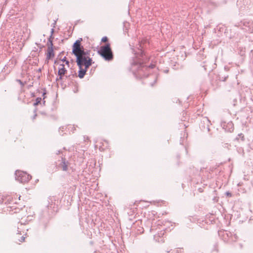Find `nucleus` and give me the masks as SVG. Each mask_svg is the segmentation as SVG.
Returning <instances> with one entry per match:
<instances>
[{"label": "nucleus", "instance_id": "nucleus-1", "mask_svg": "<svg viewBox=\"0 0 253 253\" xmlns=\"http://www.w3.org/2000/svg\"><path fill=\"white\" fill-rule=\"evenodd\" d=\"M142 42H139L137 46L132 48L135 56L133 57L131 62V69L133 74L137 78H145L148 75V70L153 69L155 64L151 63L149 66L144 65L147 58L142 50Z\"/></svg>", "mask_w": 253, "mask_h": 253}, {"label": "nucleus", "instance_id": "nucleus-2", "mask_svg": "<svg viewBox=\"0 0 253 253\" xmlns=\"http://www.w3.org/2000/svg\"><path fill=\"white\" fill-rule=\"evenodd\" d=\"M83 41L82 38H79L73 43L72 53L76 57V62L79 65H84L86 68H89L94 62L90 57V50H84L81 45Z\"/></svg>", "mask_w": 253, "mask_h": 253}, {"label": "nucleus", "instance_id": "nucleus-3", "mask_svg": "<svg viewBox=\"0 0 253 253\" xmlns=\"http://www.w3.org/2000/svg\"><path fill=\"white\" fill-rule=\"evenodd\" d=\"M98 53L106 61H111L113 59V54L109 43L101 46Z\"/></svg>", "mask_w": 253, "mask_h": 253}, {"label": "nucleus", "instance_id": "nucleus-4", "mask_svg": "<svg viewBox=\"0 0 253 253\" xmlns=\"http://www.w3.org/2000/svg\"><path fill=\"white\" fill-rule=\"evenodd\" d=\"M238 26L246 32L253 33V20L244 19L241 21Z\"/></svg>", "mask_w": 253, "mask_h": 253}, {"label": "nucleus", "instance_id": "nucleus-5", "mask_svg": "<svg viewBox=\"0 0 253 253\" xmlns=\"http://www.w3.org/2000/svg\"><path fill=\"white\" fill-rule=\"evenodd\" d=\"M15 179L21 183L28 182L32 178L30 175L23 171L17 170L15 171Z\"/></svg>", "mask_w": 253, "mask_h": 253}, {"label": "nucleus", "instance_id": "nucleus-6", "mask_svg": "<svg viewBox=\"0 0 253 253\" xmlns=\"http://www.w3.org/2000/svg\"><path fill=\"white\" fill-rule=\"evenodd\" d=\"M68 161H66L65 158L62 157L61 162L57 165V167L58 169H61L63 171H67L68 169Z\"/></svg>", "mask_w": 253, "mask_h": 253}, {"label": "nucleus", "instance_id": "nucleus-7", "mask_svg": "<svg viewBox=\"0 0 253 253\" xmlns=\"http://www.w3.org/2000/svg\"><path fill=\"white\" fill-rule=\"evenodd\" d=\"M221 126L222 128L225 129V131L228 132H232L234 129V125L231 121L226 123L223 122L221 123Z\"/></svg>", "mask_w": 253, "mask_h": 253}, {"label": "nucleus", "instance_id": "nucleus-8", "mask_svg": "<svg viewBox=\"0 0 253 253\" xmlns=\"http://www.w3.org/2000/svg\"><path fill=\"white\" fill-rule=\"evenodd\" d=\"M48 42H49V44L47 48V53L46 56V59H49L51 57H53L54 56L53 50V43L52 41L49 39L48 40Z\"/></svg>", "mask_w": 253, "mask_h": 253}, {"label": "nucleus", "instance_id": "nucleus-9", "mask_svg": "<svg viewBox=\"0 0 253 253\" xmlns=\"http://www.w3.org/2000/svg\"><path fill=\"white\" fill-rule=\"evenodd\" d=\"M77 66L79 68V70L78 72V77L80 79H82L84 76L88 68H86L85 66H84V69L83 68V66H84V65H79L78 63H77Z\"/></svg>", "mask_w": 253, "mask_h": 253}, {"label": "nucleus", "instance_id": "nucleus-10", "mask_svg": "<svg viewBox=\"0 0 253 253\" xmlns=\"http://www.w3.org/2000/svg\"><path fill=\"white\" fill-rule=\"evenodd\" d=\"M2 204L13 205L16 204V203L14 201L11 197L8 196L6 197L5 199L3 200Z\"/></svg>", "mask_w": 253, "mask_h": 253}, {"label": "nucleus", "instance_id": "nucleus-11", "mask_svg": "<svg viewBox=\"0 0 253 253\" xmlns=\"http://www.w3.org/2000/svg\"><path fill=\"white\" fill-rule=\"evenodd\" d=\"M67 70L64 64H60L58 69V75L64 76L67 73Z\"/></svg>", "mask_w": 253, "mask_h": 253}, {"label": "nucleus", "instance_id": "nucleus-12", "mask_svg": "<svg viewBox=\"0 0 253 253\" xmlns=\"http://www.w3.org/2000/svg\"><path fill=\"white\" fill-rule=\"evenodd\" d=\"M240 138L242 140V141H244L245 140L244 135L243 133H239L237 137L235 138V140L239 141Z\"/></svg>", "mask_w": 253, "mask_h": 253}, {"label": "nucleus", "instance_id": "nucleus-13", "mask_svg": "<svg viewBox=\"0 0 253 253\" xmlns=\"http://www.w3.org/2000/svg\"><path fill=\"white\" fill-rule=\"evenodd\" d=\"M42 101V98L41 97H37L36 99V102L34 103V105H38L41 101Z\"/></svg>", "mask_w": 253, "mask_h": 253}, {"label": "nucleus", "instance_id": "nucleus-14", "mask_svg": "<svg viewBox=\"0 0 253 253\" xmlns=\"http://www.w3.org/2000/svg\"><path fill=\"white\" fill-rule=\"evenodd\" d=\"M144 203H148V202H146V201H140L139 202L136 201L134 203V204H135V205H136V204H141V205H142V204H143Z\"/></svg>", "mask_w": 253, "mask_h": 253}, {"label": "nucleus", "instance_id": "nucleus-15", "mask_svg": "<svg viewBox=\"0 0 253 253\" xmlns=\"http://www.w3.org/2000/svg\"><path fill=\"white\" fill-rule=\"evenodd\" d=\"M16 81L17 82H18L20 85H21V86L22 87L24 86L25 85V84L24 83H23L19 79H17L16 80Z\"/></svg>", "mask_w": 253, "mask_h": 253}, {"label": "nucleus", "instance_id": "nucleus-16", "mask_svg": "<svg viewBox=\"0 0 253 253\" xmlns=\"http://www.w3.org/2000/svg\"><path fill=\"white\" fill-rule=\"evenodd\" d=\"M108 41V38L107 37H103L101 39V42H106Z\"/></svg>", "mask_w": 253, "mask_h": 253}, {"label": "nucleus", "instance_id": "nucleus-17", "mask_svg": "<svg viewBox=\"0 0 253 253\" xmlns=\"http://www.w3.org/2000/svg\"><path fill=\"white\" fill-rule=\"evenodd\" d=\"M62 61H64V62H65L66 63V64L69 65V61L68 60H66V57H64L63 59L62 60Z\"/></svg>", "mask_w": 253, "mask_h": 253}, {"label": "nucleus", "instance_id": "nucleus-18", "mask_svg": "<svg viewBox=\"0 0 253 253\" xmlns=\"http://www.w3.org/2000/svg\"><path fill=\"white\" fill-rule=\"evenodd\" d=\"M225 195H226L227 196H228V197H232V195L231 193H230V192H229V191H227V192H225Z\"/></svg>", "mask_w": 253, "mask_h": 253}, {"label": "nucleus", "instance_id": "nucleus-19", "mask_svg": "<svg viewBox=\"0 0 253 253\" xmlns=\"http://www.w3.org/2000/svg\"><path fill=\"white\" fill-rule=\"evenodd\" d=\"M58 77L56 78V81L61 80L62 79L63 76L61 75H58Z\"/></svg>", "mask_w": 253, "mask_h": 253}, {"label": "nucleus", "instance_id": "nucleus-20", "mask_svg": "<svg viewBox=\"0 0 253 253\" xmlns=\"http://www.w3.org/2000/svg\"><path fill=\"white\" fill-rule=\"evenodd\" d=\"M158 204H160V205H165L166 203L165 201H161V203L160 202H158Z\"/></svg>", "mask_w": 253, "mask_h": 253}, {"label": "nucleus", "instance_id": "nucleus-21", "mask_svg": "<svg viewBox=\"0 0 253 253\" xmlns=\"http://www.w3.org/2000/svg\"><path fill=\"white\" fill-rule=\"evenodd\" d=\"M89 138H88V136H84V141H86V140H88Z\"/></svg>", "mask_w": 253, "mask_h": 253}, {"label": "nucleus", "instance_id": "nucleus-22", "mask_svg": "<svg viewBox=\"0 0 253 253\" xmlns=\"http://www.w3.org/2000/svg\"><path fill=\"white\" fill-rule=\"evenodd\" d=\"M61 153V151H58L56 153V154L58 155L60 153Z\"/></svg>", "mask_w": 253, "mask_h": 253}, {"label": "nucleus", "instance_id": "nucleus-23", "mask_svg": "<svg viewBox=\"0 0 253 253\" xmlns=\"http://www.w3.org/2000/svg\"><path fill=\"white\" fill-rule=\"evenodd\" d=\"M53 31H54L53 29H51V35H52V34H53ZM51 36H52V35H51Z\"/></svg>", "mask_w": 253, "mask_h": 253}, {"label": "nucleus", "instance_id": "nucleus-24", "mask_svg": "<svg viewBox=\"0 0 253 253\" xmlns=\"http://www.w3.org/2000/svg\"><path fill=\"white\" fill-rule=\"evenodd\" d=\"M36 116H37V115H36V114H35V116H34V117H33V119H35Z\"/></svg>", "mask_w": 253, "mask_h": 253}, {"label": "nucleus", "instance_id": "nucleus-25", "mask_svg": "<svg viewBox=\"0 0 253 253\" xmlns=\"http://www.w3.org/2000/svg\"><path fill=\"white\" fill-rule=\"evenodd\" d=\"M205 120H206L207 121L209 122V120H208V119L206 118V119H205Z\"/></svg>", "mask_w": 253, "mask_h": 253}, {"label": "nucleus", "instance_id": "nucleus-26", "mask_svg": "<svg viewBox=\"0 0 253 253\" xmlns=\"http://www.w3.org/2000/svg\"><path fill=\"white\" fill-rule=\"evenodd\" d=\"M156 81H157V80L155 79V81H154V84L156 83Z\"/></svg>", "mask_w": 253, "mask_h": 253}, {"label": "nucleus", "instance_id": "nucleus-27", "mask_svg": "<svg viewBox=\"0 0 253 253\" xmlns=\"http://www.w3.org/2000/svg\"><path fill=\"white\" fill-rule=\"evenodd\" d=\"M70 77V75H69L68 76H66V78Z\"/></svg>", "mask_w": 253, "mask_h": 253}, {"label": "nucleus", "instance_id": "nucleus-28", "mask_svg": "<svg viewBox=\"0 0 253 253\" xmlns=\"http://www.w3.org/2000/svg\"><path fill=\"white\" fill-rule=\"evenodd\" d=\"M45 94V92H43V93H42V95H43V96H44Z\"/></svg>", "mask_w": 253, "mask_h": 253}, {"label": "nucleus", "instance_id": "nucleus-29", "mask_svg": "<svg viewBox=\"0 0 253 253\" xmlns=\"http://www.w3.org/2000/svg\"><path fill=\"white\" fill-rule=\"evenodd\" d=\"M166 73H167L168 72V71H165Z\"/></svg>", "mask_w": 253, "mask_h": 253}]
</instances>
